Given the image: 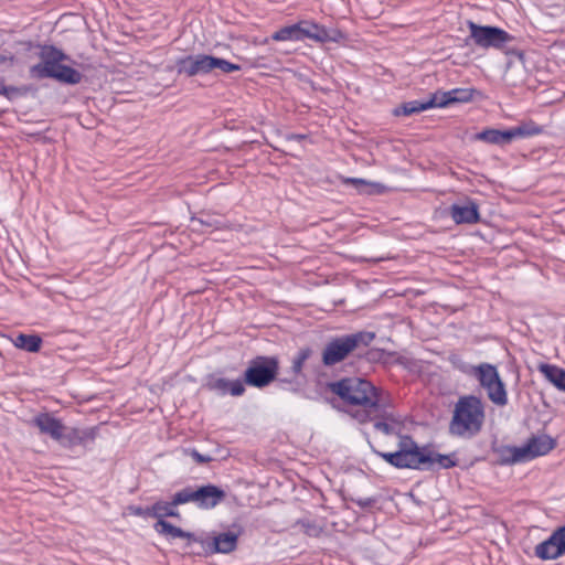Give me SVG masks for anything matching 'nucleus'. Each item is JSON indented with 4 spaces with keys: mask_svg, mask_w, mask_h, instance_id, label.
<instances>
[{
    "mask_svg": "<svg viewBox=\"0 0 565 565\" xmlns=\"http://www.w3.org/2000/svg\"><path fill=\"white\" fill-rule=\"evenodd\" d=\"M191 457L199 463H205V462H209L211 461V457L209 456H204V455H201L200 452H198L196 450H192L191 451Z\"/></svg>",
    "mask_w": 565,
    "mask_h": 565,
    "instance_id": "obj_30",
    "label": "nucleus"
},
{
    "mask_svg": "<svg viewBox=\"0 0 565 565\" xmlns=\"http://www.w3.org/2000/svg\"><path fill=\"white\" fill-rule=\"evenodd\" d=\"M360 334L347 335L330 342L322 354V361L326 365H333L347 358L361 341Z\"/></svg>",
    "mask_w": 565,
    "mask_h": 565,
    "instance_id": "obj_10",
    "label": "nucleus"
},
{
    "mask_svg": "<svg viewBox=\"0 0 565 565\" xmlns=\"http://www.w3.org/2000/svg\"><path fill=\"white\" fill-rule=\"evenodd\" d=\"M484 422V406L480 398L469 395L458 399L450 429L459 436H472L480 431Z\"/></svg>",
    "mask_w": 565,
    "mask_h": 565,
    "instance_id": "obj_3",
    "label": "nucleus"
},
{
    "mask_svg": "<svg viewBox=\"0 0 565 565\" xmlns=\"http://www.w3.org/2000/svg\"><path fill=\"white\" fill-rule=\"evenodd\" d=\"M555 447V441L546 436L541 435L531 438L525 445L520 447H511L507 451L508 460L512 463L526 462L536 457L548 454Z\"/></svg>",
    "mask_w": 565,
    "mask_h": 565,
    "instance_id": "obj_7",
    "label": "nucleus"
},
{
    "mask_svg": "<svg viewBox=\"0 0 565 565\" xmlns=\"http://www.w3.org/2000/svg\"><path fill=\"white\" fill-rule=\"evenodd\" d=\"M153 529L157 533L164 536L167 540L183 539L188 540L189 542L195 541L192 533L185 532L164 520L157 521V523L153 525Z\"/></svg>",
    "mask_w": 565,
    "mask_h": 565,
    "instance_id": "obj_19",
    "label": "nucleus"
},
{
    "mask_svg": "<svg viewBox=\"0 0 565 565\" xmlns=\"http://www.w3.org/2000/svg\"><path fill=\"white\" fill-rule=\"evenodd\" d=\"M386 406H383L379 411V415L372 420L374 428L384 435H401L402 424L391 413L385 411Z\"/></svg>",
    "mask_w": 565,
    "mask_h": 565,
    "instance_id": "obj_16",
    "label": "nucleus"
},
{
    "mask_svg": "<svg viewBox=\"0 0 565 565\" xmlns=\"http://www.w3.org/2000/svg\"><path fill=\"white\" fill-rule=\"evenodd\" d=\"M41 63L31 67V74L34 77H52L66 84H77L82 79V74L62 64L66 58L65 54L54 46H43L40 53Z\"/></svg>",
    "mask_w": 565,
    "mask_h": 565,
    "instance_id": "obj_4",
    "label": "nucleus"
},
{
    "mask_svg": "<svg viewBox=\"0 0 565 565\" xmlns=\"http://www.w3.org/2000/svg\"><path fill=\"white\" fill-rule=\"evenodd\" d=\"M237 537L233 533H223L215 536L210 550L215 553H230L236 547Z\"/></svg>",
    "mask_w": 565,
    "mask_h": 565,
    "instance_id": "obj_23",
    "label": "nucleus"
},
{
    "mask_svg": "<svg viewBox=\"0 0 565 565\" xmlns=\"http://www.w3.org/2000/svg\"><path fill=\"white\" fill-rule=\"evenodd\" d=\"M177 504H174V500L171 502L158 501L151 508L147 509L148 516H152L159 520H164L167 516H179V512L177 510Z\"/></svg>",
    "mask_w": 565,
    "mask_h": 565,
    "instance_id": "obj_22",
    "label": "nucleus"
},
{
    "mask_svg": "<svg viewBox=\"0 0 565 565\" xmlns=\"http://www.w3.org/2000/svg\"><path fill=\"white\" fill-rule=\"evenodd\" d=\"M380 456L397 468H419L423 465L450 468L456 465L450 456L425 454L406 436H399L398 450L395 452H381Z\"/></svg>",
    "mask_w": 565,
    "mask_h": 565,
    "instance_id": "obj_2",
    "label": "nucleus"
},
{
    "mask_svg": "<svg viewBox=\"0 0 565 565\" xmlns=\"http://www.w3.org/2000/svg\"><path fill=\"white\" fill-rule=\"evenodd\" d=\"M224 497V491L212 484L195 490V503L202 509L214 508Z\"/></svg>",
    "mask_w": 565,
    "mask_h": 565,
    "instance_id": "obj_14",
    "label": "nucleus"
},
{
    "mask_svg": "<svg viewBox=\"0 0 565 565\" xmlns=\"http://www.w3.org/2000/svg\"><path fill=\"white\" fill-rule=\"evenodd\" d=\"M541 132L542 128L534 124L533 121L524 122L518 127L509 129L511 142L514 139L527 138L540 135Z\"/></svg>",
    "mask_w": 565,
    "mask_h": 565,
    "instance_id": "obj_24",
    "label": "nucleus"
},
{
    "mask_svg": "<svg viewBox=\"0 0 565 565\" xmlns=\"http://www.w3.org/2000/svg\"><path fill=\"white\" fill-rule=\"evenodd\" d=\"M341 38L338 31H329L324 26L312 21H300L296 24L287 25L276 31L271 39L274 41H302L310 39L318 43L337 42Z\"/></svg>",
    "mask_w": 565,
    "mask_h": 565,
    "instance_id": "obj_5",
    "label": "nucleus"
},
{
    "mask_svg": "<svg viewBox=\"0 0 565 565\" xmlns=\"http://www.w3.org/2000/svg\"><path fill=\"white\" fill-rule=\"evenodd\" d=\"M241 66L224 58L212 56V72L220 71L223 74L239 71Z\"/></svg>",
    "mask_w": 565,
    "mask_h": 565,
    "instance_id": "obj_28",
    "label": "nucleus"
},
{
    "mask_svg": "<svg viewBox=\"0 0 565 565\" xmlns=\"http://www.w3.org/2000/svg\"><path fill=\"white\" fill-rule=\"evenodd\" d=\"M537 370L559 391L565 392V370L556 365L540 363Z\"/></svg>",
    "mask_w": 565,
    "mask_h": 565,
    "instance_id": "obj_20",
    "label": "nucleus"
},
{
    "mask_svg": "<svg viewBox=\"0 0 565 565\" xmlns=\"http://www.w3.org/2000/svg\"><path fill=\"white\" fill-rule=\"evenodd\" d=\"M302 364H303V362H302L300 359H298V358H297V359L294 361V364H292V369H294V371H295L296 373L300 372V370H301V367H302Z\"/></svg>",
    "mask_w": 565,
    "mask_h": 565,
    "instance_id": "obj_31",
    "label": "nucleus"
},
{
    "mask_svg": "<svg viewBox=\"0 0 565 565\" xmlns=\"http://www.w3.org/2000/svg\"><path fill=\"white\" fill-rule=\"evenodd\" d=\"M309 353V350H301L297 358L305 362L308 359Z\"/></svg>",
    "mask_w": 565,
    "mask_h": 565,
    "instance_id": "obj_32",
    "label": "nucleus"
},
{
    "mask_svg": "<svg viewBox=\"0 0 565 565\" xmlns=\"http://www.w3.org/2000/svg\"><path fill=\"white\" fill-rule=\"evenodd\" d=\"M475 90L471 88H454L451 90H438L433 94V104L444 108L457 103H468L472 99Z\"/></svg>",
    "mask_w": 565,
    "mask_h": 565,
    "instance_id": "obj_13",
    "label": "nucleus"
},
{
    "mask_svg": "<svg viewBox=\"0 0 565 565\" xmlns=\"http://www.w3.org/2000/svg\"><path fill=\"white\" fill-rule=\"evenodd\" d=\"M451 217L457 224L476 223L479 220L478 206L473 202L463 204H454L451 206Z\"/></svg>",
    "mask_w": 565,
    "mask_h": 565,
    "instance_id": "obj_18",
    "label": "nucleus"
},
{
    "mask_svg": "<svg viewBox=\"0 0 565 565\" xmlns=\"http://www.w3.org/2000/svg\"><path fill=\"white\" fill-rule=\"evenodd\" d=\"M177 71L188 76L212 73V55L196 54L180 58L177 62Z\"/></svg>",
    "mask_w": 565,
    "mask_h": 565,
    "instance_id": "obj_12",
    "label": "nucleus"
},
{
    "mask_svg": "<svg viewBox=\"0 0 565 565\" xmlns=\"http://www.w3.org/2000/svg\"><path fill=\"white\" fill-rule=\"evenodd\" d=\"M480 385L487 391L489 399L498 405L504 406L508 403L505 385L502 382L495 366L483 363L475 369Z\"/></svg>",
    "mask_w": 565,
    "mask_h": 565,
    "instance_id": "obj_6",
    "label": "nucleus"
},
{
    "mask_svg": "<svg viewBox=\"0 0 565 565\" xmlns=\"http://www.w3.org/2000/svg\"><path fill=\"white\" fill-rule=\"evenodd\" d=\"M345 182L353 184L362 193L373 194L382 193L384 191V186L382 184L369 182L363 179H347Z\"/></svg>",
    "mask_w": 565,
    "mask_h": 565,
    "instance_id": "obj_27",
    "label": "nucleus"
},
{
    "mask_svg": "<svg viewBox=\"0 0 565 565\" xmlns=\"http://www.w3.org/2000/svg\"><path fill=\"white\" fill-rule=\"evenodd\" d=\"M277 361L273 358H259L252 362L245 372V382L255 387L268 385L276 376Z\"/></svg>",
    "mask_w": 565,
    "mask_h": 565,
    "instance_id": "obj_9",
    "label": "nucleus"
},
{
    "mask_svg": "<svg viewBox=\"0 0 565 565\" xmlns=\"http://www.w3.org/2000/svg\"><path fill=\"white\" fill-rule=\"evenodd\" d=\"M535 555L543 561H552L565 555V526L558 527L547 540L537 544Z\"/></svg>",
    "mask_w": 565,
    "mask_h": 565,
    "instance_id": "obj_11",
    "label": "nucleus"
},
{
    "mask_svg": "<svg viewBox=\"0 0 565 565\" xmlns=\"http://www.w3.org/2000/svg\"><path fill=\"white\" fill-rule=\"evenodd\" d=\"M174 504L180 505L188 502H195V490L183 489L173 497Z\"/></svg>",
    "mask_w": 565,
    "mask_h": 565,
    "instance_id": "obj_29",
    "label": "nucleus"
},
{
    "mask_svg": "<svg viewBox=\"0 0 565 565\" xmlns=\"http://www.w3.org/2000/svg\"><path fill=\"white\" fill-rule=\"evenodd\" d=\"M41 338L33 334L21 333L14 339V345L28 352H38L41 349Z\"/></svg>",
    "mask_w": 565,
    "mask_h": 565,
    "instance_id": "obj_26",
    "label": "nucleus"
},
{
    "mask_svg": "<svg viewBox=\"0 0 565 565\" xmlns=\"http://www.w3.org/2000/svg\"><path fill=\"white\" fill-rule=\"evenodd\" d=\"M467 25L470 31L469 40L482 49L501 47L511 40L504 30L495 26L478 25L472 21H468Z\"/></svg>",
    "mask_w": 565,
    "mask_h": 565,
    "instance_id": "obj_8",
    "label": "nucleus"
},
{
    "mask_svg": "<svg viewBox=\"0 0 565 565\" xmlns=\"http://www.w3.org/2000/svg\"><path fill=\"white\" fill-rule=\"evenodd\" d=\"M207 385L221 395L230 393L233 396H241L245 392L244 384L239 380L230 381L223 377H212Z\"/></svg>",
    "mask_w": 565,
    "mask_h": 565,
    "instance_id": "obj_17",
    "label": "nucleus"
},
{
    "mask_svg": "<svg viewBox=\"0 0 565 565\" xmlns=\"http://www.w3.org/2000/svg\"><path fill=\"white\" fill-rule=\"evenodd\" d=\"M135 513L138 514V515H148L147 514V510L142 511L141 509H136Z\"/></svg>",
    "mask_w": 565,
    "mask_h": 565,
    "instance_id": "obj_33",
    "label": "nucleus"
},
{
    "mask_svg": "<svg viewBox=\"0 0 565 565\" xmlns=\"http://www.w3.org/2000/svg\"><path fill=\"white\" fill-rule=\"evenodd\" d=\"M333 393L349 403L348 414L359 423L373 420L383 406L388 405L387 394L379 391L369 381L351 377L331 384Z\"/></svg>",
    "mask_w": 565,
    "mask_h": 565,
    "instance_id": "obj_1",
    "label": "nucleus"
},
{
    "mask_svg": "<svg viewBox=\"0 0 565 565\" xmlns=\"http://www.w3.org/2000/svg\"><path fill=\"white\" fill-rule=\"evenodd\" d=\"M33 424L41 433L51 436L55 440H60L64 436L65 426L55 417L49 414H40L33 419Z\"/></svg>",
    "mask_w": 565,
    "mask_h": 565,
    "instance_id": "obj_15",
    "label": "nucleus"
},
{
    "mask_svg": "<svg viewBox=\"0 0 565 565\" xmlns=\"http://www.w3.org/2000/svg\"><path fill=\"white\" fill-rule=\"evenodd\" d=\"M475 140L483 141L491 145H507L511 142L509 129H486L475 135Z\"/></svg>",
    "mask_w": 565,
    "mask_h": 565,
    "instance_id": "obj_21",
    "label": "nucleus"
},
{
    "mask_svg": "<svg viewBox=\"0 0 565 565\" xmlns=\"http://www.w3.org/2000/svg\"><path fill=\"white\" fill-rule=\"evenodd\" d=\"M436 107L435 104H433V95L425 102H418V100H413V102H409V103H406L404 104L403 106H401V108L396 109L395 110V115H412V114H415V113H420L423 110H426V109H429V108H434Z\"/></svg>",
    "mask_w": 565,
    "mask_h": 565,
    "instance_id": "obj_25",
    "label": "nucleus"
}]
</instances>
